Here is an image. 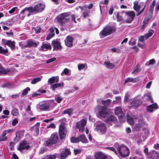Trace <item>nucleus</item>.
<instances>
[{"label": "nucleus", "mask_w": 159, "mask_h": 159, "mask_svg": "<svg viewBox=\"0 0 159 159\" xmlns=\"http://www.w3.org/2000/svg\"><path fill=\"white\" fill-rule=\"evenodd\" d=\"M61 144V143L60 141L58 135L56 133H52L50 138H48L44 143L45 146L48 147H51L54 145L55 148L58 147Z\"/></svg>", "instance_id": "f257e3e1"}, {"label": "nucleus", "mask_w": 159, "mask_h": 159, "mask_svg": "<svg viewBox=\"0 0 159 159\" xmlns=\"http://www.w3.org/2000/svg\"><path fill=\"white\" fill-rule=\"evenodd\" d=\"M45 7V4L43 3H39L35 5L34 7H30L25 8L21 11L19 16L23 14L26 11H30V13H40L42 12L44 9Z\"/></svg>", "instance_id": "f03ea898"}, {"label": "nucleus", "mask_w": 159, "mask_h": 159, "mask_svg": "<svg viewBox=\"0 0 159 159\" xmlns=\"http://www.w3.org/2000/svg\"><path fill=\"white\" fill-rule=\"evenodd\" d=\"M70 15V13L68 12L62 13L56 18V20L58 23L62 25L69 21Z\"/></svg>", "instance_id": "7ed1b4c3"}, {"label": "nucleus", "mask_w": 159, "mask_h": 159, "mask_svg": "<svg viewBox=\"0 0 159 159\" xmlns=\"http://www.w3.org/2000/svg\"><path fill=\"white\" fill-rule=\"evenodd\" d=\"M116 30V28L113 26L107 25L105 27L100 33V35L106 37L111 34L115 33Z\"/></svg>", "instance_id": "20e7f679"}, {"label": "nucleus", "mask_w": 159, "mask_h": 159, "mask_svg": "<svg viewBox=\"0 0 159 159\" xmlns=\"http://www.w3.org/2000/svg\"><path fill=\"white\" fill-rule=\"evenodd\" d=\"M117 151L120 156L122 157H125L128 156L130 153L129 148L124 145H121L117 148Z\"/></svg>", "instance_id": "39448f33"}, {"label": "nucleus", "mask_w": 159, "mask_h": 159, "mask_svg": "<svg viewBox=\"0 0 159 159\" xmlns=\"http://www.w3.org/2000/svg\"><path fill=\"white\" fill-rule=\"evenodd\" d=\"M98 113L100 116L105 118L109 114L108 109L106 106L98 105Z\"/></svg>", "instance_id": "423d86ee"}, {"label": "nucleus", "mask_w": 159, "mask_h": 159, "mask_svg": "<svg viewBox=\"0 0 159 159\" xmlns=\"http://www.w3.org/2000/svg\"><path fill=\"white\" fill-rule=\"evenodd\" d=\"M67 134V130L66 127L64 124H61L59 129V134L61 139H64L66 136Z\"/></svg>", "instance_id": "0eeeda50"}, {"label": "nucleus", "mask_w": 159, "mask_h": 159, "mask_svg": "<svg viewBox=\"0 0 159 159\" xmlns=\"http://www.w3.org/2000/svg\"><path fill=\"white\" fill-rule=\"evenodd\" d=\"M95 129L97 131L99 132L102 134H104L106 132L107 127L104 123L101 122L96 126Z\"/></svg>", "instance_id": "6e6552de"}, {"label": "nucleus", "mask_w": 159, "mask_h": 159, "mask_svg": "<svg viewBox=\"0 0 159 159\" xmlns=\"http://www.w3.org/2000/svg\"><path fill=\"white\" fill-rule=\"evenodd\" d=\"M87 121L85 119H82L77 122L76 127L79 129L80 131L83 132L84 130V127L86 125Z\"/></svg>", "instance_id": "1a4fd4ad"}, {"label": "nucleus", "mask_w": 159, "mask_h": 159, "mask_svg": "<svg viewBox=\"0 0 159 159\" xmlns=\"http://www.w3.org/2000/svg\"><path fill=\"white\" fill-rule=\"evenodd\" d=\"M125 15L127 16V18L125 22L127 23H131L135 16L134 12L133 11H128L126 12Z\"/></svg>", "instance_id": "9d476101"}, {"label": "nucleus", "mask_w": 159, "mask_h": 159, "mask_svg": "<svg viewBox=\"0 0 159 159\" xmlns=\"http://www.w3.org/2000/svg\"><path fill=\"white\" fill-rule=\"evenodd\" d=\"M39 43L38 42L36 43L33 42L32 40L30 39L27 41L26 45L22 46V48H31L32 47L36 48L38 46Z\"/></svg>", "instance_id": "9b49d317"}, {"label": "nucleus", "mask_w": 159, "mask_h": 159, "mask_svg": "<svg viewBox=\"0 0 159 159\" xmlns=\"http://www.w3.org/2000/svg\"><path fill=\"white\" fill-rule=\"evenodd\" d=\"M14 73V71L11 69H5L1 66L0 63V74H7L10 75H12Z\"/></svg>", "instance_id": "f8f14e48"}, {"label": "nucleus", "mask_w": 159, "mask_h": 159, "mask_svg": "<svg viewBox=\"0 0 159 159\" xmlns=\"http://www.w3.org/2000/svg\"><path fill=\"white\" fill-rule=\"evenodd\" d=\"M71 152L70 149L68 148H65L62 151L60 154V159H66L68 156H70Z\"/></svg>", "instance_id": "ddd939ff"}, {"label": "nucleus", "mask_w": 159, "mask_h": 159, "mask_svg": "<svg viewBox=\"0 0 159 159\" xmlns=\"http://www.w3.org/2000/svg\"><path fill=\"white\" fill-rule=\"evenodd\" d=\"M30 148V146L26 140L22 141L20 143L18 149L21 151L24 149L28 150Z\"/></svg>", "instance_id": "4468645a"}, {"label": "nucleus", "mask_w": 159, "mask_h": 159, "mask_svg": "<svg viewBox=\"0 0 159 159\" xmlns=\"http://www.w3.org/2000/svg\"><path fill=\"white\" fill-rule=\"evenodd\" d=\"M74 39V37L70 35L68 36L64 40L65 45L68 47H72Z\"/></svg>", "instance_id": "2eb2a0df"}, {"label": "nucleus", "mask_w": 159, "mask_h": 159, "mask_svg": "<svg viewBox=\"0 0 159 159\" xmlns=\"http://www.w3.org/2000/svg\"><path fill=\"white\" fill-rule=\"evenodd\" d=\"M107 156L101 151L96 152L94 155V159H107Z\"/></svg>", "instance_id": "dca6fc26"}, {"label": "nucleus", "mask_w": 159, "mask_h": 159, "mask_svg": "<svg viewBox=\"0 0 159 159\" xmlns=\"http://www.w3.org/2000/svg\"><path fill=\"white\" fill-rule=\"evenodd\" d=\"M117 119L116 117L113 116H110L109 117L107 118L104 121L106 123L110 126L112 125V122L114 123V122Z\"/></svg>", "instance_id": "f3484780"}, {"label": "nucleus", "mask_w": 159, "mask_h": 159, "mask_svg": "<svg viewBox=\"0 0 159 159\" xmlns=\"http://www.w3.org/2000/svg\"><path fill=\"white\" fill-rule=\"evenodd\" d=\"M52 49L51 45L49 43H43L39 50L43 51H46L48 50H51Z\"/></svg>", "instance_id": "a211bd4d"}, {"label": "nucleus", "mask_w": 159, "mask_h": 159, "mask_svg": "<svg viewBox=\"0 0 159 159\" xmlns=\"http://www.w3.org/2000/svg\"><path fill=\"white\" fill-rule=\"evenodd\" d=\"M52 43L54 49L57 51L58 50H61L62 48V47L60 42L57 41L53 40Z\"/></svg>", "instance_id": "6ab92c4d"}, {"label": "nucleus", "mask_w": 159, "mask_h": 159, "mask_svg": "<svg viewBox=\"0 0 159 159\" xmlns=\"http://www.w3.org/2000/svg\"><path fill=\"white\" fill-rule=\"evenodd\" d=\"M4 44L9 47L12 50H14L15 48L16 43L14 41H12L10 40H6Z\"/></svg>", "instance_id": "aec40b11"}, {"label": "nucleus", "mask_w": 159, "mask_h": 159, "mask_svg": "<svg viewBox=\"0 0 159 159\" xmlns=\"http://www.w3.org/2000/svg\"><path fill=\"white\" fill-rule=\"evenodd\" d=\"M158 108L156 103H153L148 106L147 107V111L148 112H152L153 110H156Z\"/></svg>", "instance_id": "412c9836"}, {"label": "nucleus", "mask_w": 159, "mask_h": 159, "mask_svg": "<svg viewBox=\"0 0 159 159\" xmlns=\"http://www.w3.org/2000/svg\"><path fill=\"white\" fill-rule=\"evenodd\" d=\"M149 157L150 159H159L158 153L155 151L150 152Z\"/></svg>", "instance_id": "4be33fe9"}, {"label": "nucleus", "mask_w": 159, "mask_h": 159, "mask_svg": "<svg viewBox=\"0 0 159 159\" xmlns=\"http://www.w3.org/2000/svg\"><path fill=\"white\" fill-rule=\"evenodd\" d=\"M142 103V102L140 99H135L133 100L131 102V105L137 108Z\"/></svg>", "instance_id": "5701e85b"}, {"label": "nucleus", "mask_w": 159, "mask_h": 159, "mask_svg": "<svg viewBox=\"0 0 159 159\" xmlns=\"http://www.w3.org/2000/svg\"><path fill=\"white\" fill-rule=\"evenodd\" d=\"M58 81L59 77L58 76L52 77L49 78L48 80V83L51 84L54 83H57Z\"/></svg>", "instance_id": "b1692460"}, {"label": "nucleus", "mask_w": 159, "mask_h": 159, "mask_svg": "<svg viewBox=\"0 0 159 159\" xmlns=\"http://www.w3.org/2000/svg\"><path fill=\"white\" fill-rule=\"evenodd\" d=\"M104 65L107 68L111 69H113L115 66V65L114 64L106 61H104Z\"/></svg>", "instance_id": "393cba45"}, {"label": "nucleus", "mask_w": 159, "mask_h": 159, "mask_svg": "<svg viewBox=\"0 0 159 159\" xmlns=\"http://www.w3.org/2000/svg\"><path fill=\"white\" fill-rule=\"evenodd\" d=\"M64 84L63 82L61 83H58L57 84H53L51 87L52 90L53 91H55V89L58 88L60 87L61 86L63 87Z\"/></svg>", "instance_id": "a878e982"}, {"label": "nucleus", "mask_w": 159, "mask_h": 159, "mask_svg": "<svg viewBox=\"0 0 159 159\" xmlns=\"http://www.w3.org/2000/svg\"><path fill=\"white\" fill-rule=\"evenodd\" d=\"M79 139L80 141H81L83 143H87L88 141L84 134H81L78 136Z\"/></svg>", "instance_id": "bb28decb"}, {"label": "nucleus", "mask_w": 159, "mask_h": 159, "mask_svg": "<svg viewBox=\"0 0 159 159\" xmlns=\"http://www.w3.org/2000/svg\"><path fill=\"white\" fill-rule=\"evenodd\" d=\"M73 109L72 108H70L65 110L62 112L63 114H68L69 116H71L73 113Z\"/></svg>", "instance_id": "cd10ccee"}, {"label": "nucleus", "mask_w": 159, "mask_h": 159, "mask_svg": "<svg viewBox=\"0 0 159 159\" xmlns=\"http://www.w3.org/2000/svg\"><path fill=\"white\" fill-rule=\"evenodd\" d=\"M138 1H135L134 2L133 8L136 12L138 11L140 8V6L138 4Z\"/></svg>", "instance_id": "c85d7f7f"}, {"label": "nucleus", "mask_w": 159, "mask_h": 159, "mask_svg": "<svg viewBox=\"0 0 159 159\" xmlns=\"http://www.w3.org/2000/svg\"><path fill=\"white\" fill-rule=\"evenodd\" d=\"M49 107V106L48 104L44 103L41 105L39 107V109L42 110L46 111Z\"/></svg>", "instance_id": "c756f323"}, {"label": "nucleus", "mask_w": 159, "mask_h": 159, "mask_svg": "<svg viewBox=\"0 0 159 159\" xmlns=\"http://www.w3.org/2000/svg\"><path fill=\"white\" fill-rule=\"evenodd\" d=\"M115 114L118 116L119 115L121 114L123 112L122 111L121 107H118L115 108Z\"/></svg>", "instance_id": "7c9ffc66"}, {"label": "nucleus", "mask_w": 159, "mask_h": 159, "mask_svg": "<svg viewBox=\"0 0 159 159\" xmlns=\"http://www.w3.org/2000/svg\"><path fill=\"white\" fill-rule=\"evenodd\" d=\"M8 51L7 49H5L0 46V54L8 56Z\"/></svg>", "instance_id": "2f4dec72"}, {"label": "nucleus", "mask_w": 159, "mask_h": 159, "mask_svg": "<svg viewBox=\"0 0 159 159\" xmlns=\"http://www.w3.org/2000/svg\"><path fill=\"white\" fill-rule=\"evenodd\" d=\"M155 4L156 1L155 0H154L152 2V3L149 7V12L151 13H152L153 11L155 5Z\"/></svg>", "instance_id": "473e14b6"}, {"label": "nucleus", "mask_w": 159, "mask_h": 159, "mask_svg": "<svg viewBox=\"0 0 159 159\" xmlns=\"http://www.w3.org/2000/svg\"><path fill=\"white\" fill-rule=\"evenodd\" d=\"M154 31L152 30H149L148 33L146 34L144 36V38L146 39H147L151 37L154 33Z\"/></svg>", "instance_id": "72a5a7b5"}, {"label": "nucleus", "mask_w": 159, "mask_h": 159, "mask_svg": "<svg viewBox=\"0 0 159 159\" xmlns=\"http://www.w3.org/2000/svg\"><path fill=\"white\" fill-rule=\"evenodd\" d=\"M126 119L128 122L131 125H133L134 124V120L133 118L129 115H126Z\"/></svg>", "instance_id": "f704fd0d"}, {"label": "nucleus", "mask_w": 159, "mask_h": 159, "mask_svg": "<svg viewBox=\"0 0 159 159\" xmlns=\"http://www.w3.org/2000/svg\"><path fill=\"white\" fill-rule=\"evenodd\" d=\"M42 77V76H41L40 77H38L33 79L31 82V84H35L40 81Z\"/></svg>", "instance_id": "c9c22d12"}, {"label": "nucleus", "mask_w": 159, "mask_h": 159, "mask_svg": "<svg viewBox=\"0 0 159 159\" xmlns=\"http://www.w3.org/2000/svg\"><path fill=\"white\" fill-rule=\"evenodd\" d=\"M118 116L120 122H123L125 120V116L123 112Z\"/></svg>", "instance_id": "e433bc0d"}, {"label": "nucleus", "mask_w": 159, "mask_h": 159, "mask_svg": "<svg viewBox=\"0 0 159 159\" xmlns=\"http://www.w3.org/2000/svg\"><path fill=\"white\" fill-rule=\"evenodd\" d=\"M56 158V156L54 155H45L43 159H55Z\"/></svg>", "instance_id": "4c0bfd02"}, {"label": "nucleus", "mask_w": 159, "mask_h": 159, "mask_svg": "<svg viewBox=\"0 0 159 159\" xmlns=\"http://www.w3.org/2000/svg\"><path fill=\"white\" fill-rule=\"evenodd\" d=\"M111 102V101L110 99H108L106 101L102 100L101 101V103L105 106H108Z\"/></svg>", "instance_id": "58836bf2"}, {"label": "nucleus", "mask_w": 159, "mask_h": 159, "mask_svg": "<svg viewBox=\"0 0 159 159\" xmlns=\"http://www.w3.org/2000/svg\"><path fill=\"white\" fill-rule=\"evenodd\" d=\"M70 141L72 143H78L79 142L78 136L77 137H72L70 139Z\"/></svg>", "instance_id": "ea45409f"}, {"label": "nucleus", "mask_w": 159, "mask_h": 159, "mask_svg": "<svg viewBox=\"0 0 159 159\" xmlns=\"http://www.w3.org/2000/svg\"><path fill=\"white\" fill-rule=\"evenodd\" d=\"M20 135L19 132L16 133V137L14 139V141L16 142H18L20 140Z\"/></svg>", "instance_id": "a19ab883"}, {"label": "nucleus", "mask_w": 159, "mask_h": 159, "mask_svg": "<svg viewBox=\"0 0 159 159\" xmlns=\"http://www.w3.org/2000/svg\"><path fill=\"white\" fill-rule=\"evenodd\" d=\"M11 113L13 116H17L19 114L17 108H14L12 111Z\"/></svg>", "instance_id": "79ce46f5"}, {"label": "nucleus", "mask_w": 159, "mask_h": 159, "mask_svg": "<svg viewBox=\"0 0 159 159\" xmlns=\"http://www.w3.org/2000/svg\"><path fill=\"white\" fill-rule=\"evenodd\" d=\"M6 135V133L3 132V134L0 136V141H4L7 139V137H5Z\"/></svg>", "instance_id": "37998d69"}, {"label": "nucleus", "mask_w": 159, "mask_h": 159, "mask_svg": "<svg viewBox=\"0 0 159 159\" xmlns=\"http://www.w3.org/2000/svg\"><path fill=\"white\" fill-rule=\"evenodd\" d=\"M116 18L117 21L118 22H120L122 20V17L120 15L119 12H118L116 15Z\"/></svg>", "instance_id": "c03bdc74"}, {"label": "nucleus", "mask_w": 159, "mask_h": 159, "mask_svg": "<svg viewBox=\"0 0 159 159\" xmlns=\"http://www.w3.org/2000/svg\"><path fill=\"white\" fill-rule=\"evenodd\" d=\"M90 13V11L86 10L83 13V16L84 18H86V17L89 16V14Z\"/></svg>", "instance_id": "a18cd8bd"}, {"label": "nucleus", "mask_w": 159, "mask_h": 159, "mask_svg": "<svg viewBox=\"0 0 159 159\" xmlns=\"http://www.w3.org/2000/svg\"><path fill=\"white\" fill-rule=\"evenodd\" d=\"M30 90V89L29 87H27L23 91L22 93V95L24 96L27 94L28 93V91Z\"/></svg>", "instance_id": "49530a36"}, {"label": "nucleus", "mask_w": 159, "mask_h": 159, "mask_svg": "<svg viewBox=\"0 0 159 159\" xmlns=\"http://www.w3.org/2000/svg\"><path fill=\"white\" fill-rule=\"evenodd\" d=\"M105 149L109 150L114 152H115L116 154H117V152L115 149L112 147H107L105 148Z\"/></svg>", "instance_id": "de8ad7c7"}, {"label": "nucleus", "mask_w": 159, "mask_h": 159, "mask_svg": "<svg viewBox=\"0 0 159 159\" xmlns=\"http://www.w3.org/2000/svg\"><path fill=\"white\" fill-rule=\"evenodd\" d=\"M133 78L129 77L126 78L125 81V84H126L129 82H132L133 83Z\"/></svg>", "instance_id": "09e8293b"}, {"label": "nucleus", "mask_w": 159, "mask_h": 159, "mask_svg": "<svg viewBox=\"0 0 159 159\" xmlns=\"http://www.w3.org/2000/svg\"><path fill=\"white\" fill-rule=\"evenodd\" d=\"M86 64H79L78 65V69L79 70H80L84 68Z\"/></svg>", "instance_id": "8fccbe9b"}, {"label": "nucleus", "mask_w": 159, "mask_h": 159, "mask_svg": "<svg viewBox=\"0 0 159 159\" xmlns=\"http://www.w3.org/2000/svg\"><path fill=\"white\" fill-rule=\"evenodd\" d=\"M56 59V57H53L47 60L46 61V63L47 64L51 62H53L55 61Z\"/></svg>", "instance_id": "3c124183"}, {"label": "nucleus", "mask_w": 159, "mask_h": 159, "mask_svg": "<svg viewBox=\"0 0 159 159\" xmlns=\"http://www.w3.org/2000/svg\"><path fill=\"white\" fill-rule=\"evenodd\" d=\"M37 124H38V125H35L33 126V127L35 128V129L36 130V132L37 133H38L39 131V123H37Z\"/></svg>", "instance_id": "603ef678"}, {"label": "nucleus", "mask_w": 159, "mask_h": 159, "mask_svg": "<svg viewBox=\"0 0 159 159\" xmlns=\"http://www.w3.org/2000/svg\"><path fill=\"white\" fill-rule=\"evenodd\" d=\"M62 100V98L59 97H57L55 98V100L58 103H60Z\"/></svg>", "instance_id": "864d4df0"}, {"label": "nucleus", "mask_w": 159, "mask_h": 159, "mask_svg": "<svg viewBox=\"0 0 159 159\" xmlns=\"http://www.w3.org/2000/svg\"><path fill=\"white\" fill-rule=\"evenodd\" d=\"M55 35V34H51L49 33L46 37V40H49L50 39L52 38Z\"/></svg>", "instance_id": "5fc2aeb1"}, {"label": "nucleus", "mask_w": 159, "mask_h": 159, "mask_svg": "<svg viewBox=\"0 0 159 159\" xmlns=\"http://www.w3.org/2000/svg\"><path fill=\"white\" fill-rule=\"evenodd\" d=\"M17 8V7H13L9 11V13L11 14L13 13Z\"/></svg>", "instance_id": "6e6d98bb"}, {"label": "nucleus", "mask_w": 159, "mask_h": 159, "mask_svg": "<svg viewBox=\"0 0 159 159\" xmlns=\"http://www.w3.org/2000/svg\"><path fill=\"white\" fill-rule=\"evenodd\" d=\"M81 150L79 149H74V152L75 155H77L78 154L80 153L81 152Z\"/></svg>", "instance_id": "4d7b16f0"}, {"label": "nucleus", "mask_w": 159, "mask_h": 159, "mask_svg": "<svg viewBox=\"0 0 159 159\" xmlns=\"http://www.w3.org/2000/svg\"><path fill=\"white\" fill-rule=\"evenodd\" d=\"M140 71V70H139L138 68L136 66V67L134 68V70L133 72H132V73H137L138 72H139Z\"/></svg>", "instance_id": "13d9d810"}, {"label": "nucleus", "mask_w": 159, "mask_h": 159, "mask_svg": "<svg viewBox=\"0 0 159 159\" xmlns=\"http://www.w3.org/2000/svg\"><path fill=\"white\" fill-rule=\"evenodd\" d=\"M41 29L40 27H37L34 28L35 31L36 33H39L40 32Z\"/></svg>", "instance_id": "bf43d9fd"}, {"label": "nucleus", "mask_w": 159, "mask_h": 159, "mask_svg": "<svg viewBox=\"0 0 159 159\" xmlns=\"http://www.w3.org/2000/svg\"><path fill=\"white\" fill-rule=\"evenodd\" d=\"M18 123V120L17 119H15L12 121V125L13 126H15Z\"/></svg>", "instance_id": "052dcab7"}, {"label": "nucleus", "mask_w": 159, "mask_h": 159, "mask_svg": "<svg viewBox=\"0 0 159 159\" xmlns=\"http://www.w3.org/2000/svg\"><path fill=\"white\" fill-rule=\"evenodd\" d=\"M152 16L150 15H147L144 18V19L148 22L151 19Z\"/></svg>", "instance_id": "680f3d73"}, {"label": "nucleus", "mask_w": 159, "mask_h": 159, "mask_svg": "<svg viewBox=\"0 0 159 159\" xmlns=\"http://www.w3.org/2000/svg\"><path fill=\"white\" fill-rule=\"evenodd\" d=\"M69 70L67 68H65L64 69L63 72L65 75H70V74H69Z\"/></svg>", "instance_id": "e2e57ef3"}, {"label": "nucleus", "mask_w": 159, "mask_h": 159, "mask_svg": "<svg viewBox=\"0 0 159 159\" xmlns=\"http://www.w3.org/2000/svg\"><path fill=\"white\" fill-rule=\"evenodd\" d=\"M56 127V126L55 125L54 123H52L50 125H48L47 126V128H54Z\"/></svg>", "instance_id": "0e129e2a"}, {"label": "nucleus", "mask_w": 159, "mask_h": 159, "mask_svg": "<svg viewBox=\"0 0 159 159\" xmlns=\"http://www.w3.org/2000/svg\"><path fill=\"white\" fill-rule=\"evenodd\" d=\"M109 2L108 0H104V1H100V4L104 5V4H108Z\"/></svg>", "instance_id": "69168bd1"}, {"label": "nucleus", "mask_w": 159, "mask_h": 159, "mask_svg": "<svg viewBox=\"0 0 159 159\" xmlns=\"http://www.w3.org/2000/svg\"><path fill=\"white\" fill-rule=\"evenodd\" d=\"M111 51H112L113 52H120V49H117L115 48H111Z\"/></svg>", "instance_id": "338daca9"}, {"label": "nucleus", "mask_w": 159, "mask_h": 159, "mask_svg": "<svg viewBox=\"0 0 159 159\" xmlns=\"http://www.w3.org/2000/svg\"><path fill=\"white\" fill-rule=\"evenodd\" d=\"M153 148L156 150H159V143H157L154 144Z\"/></svg>", "instance_id": "774afa93"}]
</instances>
